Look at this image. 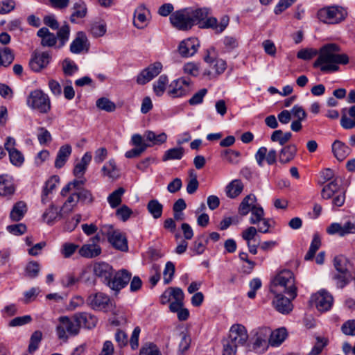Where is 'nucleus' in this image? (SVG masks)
<instances>
[{
	"instance_id": "nucleus-1",
	"label": "nucleus",
	"mask_w": 355,
	"mask_h": 355,
	"mask_svg": "<svg viewBox=\"0 0 355 355\" xmlns=\"http://www.w3.org/2000/svg\"><path fill=\"white\" fill-rule=\"evenodd\" d=\"M340 47L334 43L323 45L319 51L315 49H303L297 52L299 59L309 60L318 55L313 64L314 68H319L323 73H332L338 71L339 64H347L349 57L345 53H339Z\"/></svg>"
},
{
	"instance_id": "nucleus-2",
	"label": "nucleus",
	"mask_w": 355,
	"mask_h": 355,
	"mask_svg": "<svg viewBox=\"0 0 355 355\" xmlns=\"http://www.w3.org/2000/svg\"><path fill=\"white\" fill-rule=\"evenodd\" d=\"M188 9L193 26L198 25L200 28H211L216 33H220L229 24L230 18L227 15L223 16L219 23L216 17H209L210 14L209 8Z\"/></svg>"
},
{
	"instance_id": "nucleus-3",
	"label": "nucleus",
	"mask_w": 355,
	"mask_h": 355,
	"mask_svg": "<svg viewBox=\"0 0 355 355\" xmlns=\"http://www.w3.org/2000/svg\"><path fill=\"white\" fill-rule=\"evenodd\" d=\"M272 293H284L291 299L297 296V288L295 284V277L292 271L284 270L279 272L272 279L270 286Z\"/></svg>"
},
{
	"instance_id": "nucleus-4",
	"label": "nucleus",
	"mask_w": 355,
	"mask_h": 355,
	"mask_svg": "<svg viewBox=\"0 0 355 355\" xmlns=\"http://www.w3.org/2000/svg\"><path fill=\"white\" fill-rule=\"evenodd\" d=\"M347 11L341 6H332L323 8L318 12V19L326 24H338L345 19Z\"/></svg>"
},
{
	"instance_id": "nucleus-5",
	"label": "nucleus",
	"mask_w": 355,
	"mask_h": 355,
	"mask_svg": "<svg viewBox=\"0 0 355 355\" xmlns=\"http://www.w3.org/2000/svg\"><path fill=\"white\" fill-rule=\"evenodd\" d=\"M27 105L32 109L46 114L51 110V101L47 94L42 90L31 92L27 98Z\"/></svg>"
},
{
	"instance_id": "nucleus-6",
	"label": "nucleus",
	"mask_w": 355,
	"mask_h": 355,
	"mask_svg": "<svg viewBox=\"0 0 355 355\" xmlns=\"http://www.w3.org/2000/svg\"><path fill=\"white\" fill-rule=\"evenodd\" d=\"M58 336L60 339L67 340L69 336H73L79 333V328L73 316L69 318L62 316L59 318V324L56 327Z\"/></svg>"
},
{
	"instance_id": "nucleus-7",
	"label": "nucleus",
	"mask_w": 355,
	"mask_h": 355,
	"mask_svg": "<svg viewBox=\"0 0 355 355\" xmlns=\"http://www.w3.org/2000/svg\"><path fill=\"white\" fill-rule=\"evenodd\" d=\"M86 303L95 311H108L113 307L110 297L102 292L90 294L86 300Z\"/></svg>"
},
{
	"instance_id": "nucleus-8",
	"label": "nucleus",
	"mask_w": 355,
	"mask_h": 355,
	"mask_svg": "<svg viewBox=\"0 0 355 355\" xmlns=\"http://www.w3.org/2000/svg\"><path fill=\"white\" fill-rule=\"evenodd\" d=\"M171 298L173 302L169 304L170 311H177V309L181 305V300H184V294L182 288L179 287H169L160 296V302L162 304H166L171 302Z\"/></svg>"
},
{
	"instance_id": "nucleus-9",
	"label": "nucleus",
	"mask_w": 355,
	"mask_h": 355,
	"mask_svg": "<svg viewBox=\"0 0 355 355\" xmlns=\"http://www.w3.org/2000/svg\"><path fill=\"white\" fill-rule=\"evenodd\" d=\"M170 21L175 28L180 31H187L193 27L188 8L173 12Z\"/></svg>"
},
{
	"instance_id": "nucleus-10",
	"label": "nucleus",
	"mask_w": 355,
	"mask_h": 355,
	"mask_svg": "<svg viewBox=\"0 0 355 355\" xmlns=\"http://www.w3.org/2000/svg\"><path fill=\"white\" fill-rule=\"evenodd\" d=\"M332 295L324 290H321L311 297L310 302L320 312L329 311L333 305Z\"/></svg>"
},
{
	"instance_id": "nucleus-11",
	"label": "nucleus",
	"mask_w": 355,
	"mask_h": 355,
	"mask_svg": "<svg viewBox=\"0 0 355 355\" xmlns=\"http://www.w3.org/2000/svg\"><path fill=\"white\" fill-rule=\"evenodd\" d=\"M132 274L125 269L117 271L107 282V286L112 290L119 292L125 287L131 279Z\"/></svg>"
},
{
	"instance_id": "nucleus-12",
	"label": "nucleus",
	"mask_w": 355,
	"mask_h": 355,
	"mask_svg": "<svg viewBox=\"0 0 355 355\" xmlns=\"http://www.w3.org/2000/svg\"><path fill=\"white\" fill-rule=\"evenodd\" d=\"M162 64L155 62L141 71L137 77V83L144 85L157 76L162 71Z\"/></svg>"
},
{
	"instance_id": "nucleus-13",
	"label": "nucleus",
	"mask_w": 355,
	"mask_h": 355,
	"mask_svg": "<svg viewBox=\"0 0 355 355\" xmlns=\"http://www.w3.org/2000/svg\"><path fill=\"white\" fill-rule=\"evenodd\" d=\"M248 338L245 327L240 324H233L230 330L229 337L227 340L237 345H243Z\"/></svg>"
},
{
	"instance_id": "nucleus-14",
	"label": "nucleus",
	"mask_w": 355,
	"mask_h": 355,
	"mask_svg": "<svg viewBox=\"0 0 355 355\" xmlns=\"http://www.w3.org/2000/svg\"><path fill=\"white\" fill-rule=\"evenodd\" d=\"M277 152L272 148L268 151L265 146L260 147L255 153V159L259 166L262 167L266 160L268 165H272L277 162Z\"/></svg>"
},
{
	"instance_id": "nucleus-15",
	"label": "nucleus",
	"mask_w": 355,
	"mask_h": 355,
	"mask_svg": "<svg viewBox=\"0 0 355 355\" xmlns=\"http://www.w3.org/2000/svg\"><path fill=\"white\" fill-rule=\"evenodd\" d=\"M200 46V42L196 37L186 39L180 42L178 51L182 57L188 58L193 55Z\"/></svg>"
},
{
	"instance_id": "nucleus-16",
	"label": "nucleus",
	"mask_w": 355,
	"mask_h": 355,
	"mask_svg": "<svg viewBox=\"0 0 355 355\" xmlns=\"http://www.w3.org/2000/svg\"><path fill=\"white\" fill-rule=\"evenodd\" d=\"M73 318L80 329L81 327L87 329H92L96 326L97 318L87 312H79L73 315Z\"/></svg>"
},
{
	"instance_id": "nucleus-17",
	"label": "nucleus",
	"mask_w": 355,
	"mask_h": 355,
	"mask_svg": "<svg viewBox=\"0 0 355 355\" xmlns=\"http://www.w3.org/2000/svg\"><path fill=\"white\" fill-rule=\"evenodd\" d=\"M282 292L278 293H273L275 295V300H273V304L275 309L279 313L283 314H287L290 313L293 309V304L291 302V297H286L283 295Z\"/></svg>"
},
{
	"instance_id": "nucleus-18",
	"label": "nucleus",
	"mask_w": 355,
	"mask_h": 355,
	"mask_svg": "<svg viewBox=\"0 0 355 355\" xmlns=\"http://www.w3.org/2000/svg\"><path fill=\"white\" fill-rule=\"evenodd\" d=\"M50 60L51 55L48 52L35 53L30 60L29 65L33 71L39 72L48 65Z\"/></svg>"
},
{
	"instance_id": "nucleus-19",
	"label": "nucleus",
	"mask_w": 355,
	"mask_h": 355,
	"mask_svg": "<svg viewBox=\"0 0 355 355\" xmlns=\"http://www.w3.org/2000/svg\"><path fill=\"white\" fill-rule=\"evenodd\" d=\"M88 49V40L85 33L83 31L78 32L70 45V51L72 53L79 54L85 49L87 51Z\"/></svg>"
},
{
	"instance_id": "nucleus-20",
	"label": "nucleus",
	"mask_w": 355,
	"mask_h": 355,
	"mask_svg": "<svg viewBox=\"0 0 355 355\" xmlns=\"http://www.w3.org/2000/svg\"><path fill=\"white\" fill-rule=\"evenodd\" d=\"M94 272L106 285L110 279L113 276L112 267L105 262L96 263L94 266Z\"/></svg>"
},
{
	"instance_id": "nucleus-21",
	"label": "nucleus",
	"mask_w": 355,
	"mask_h": 355,
	"mask_svg": "<svg viewBox=\"0 0 355 355\" xmlns=\"http://www.w3.org/2000/svg\"><path fill=\"white\" fill-rule=\"evenodd\" d=\"M37 35L41 39L40 44L43 47H53L57 44V37L46 27L40 28Z\"/></svg>"
},
{
	"instance_id": "nucleus-22",
	"label": "nucleus",
	"mask_w": 355,
	"mask_h": 355,
	"mask_svg": "<svg viewBox=\"0 0 355 355\" xmlns=\"http://www.w3.org/2000/svg\"><path fill=\"white\" fill-rule=\"evenodd\" d=\"M67 213H64L62 207L58 209L54 204H51L42 214V218L48 224H52L55 220L62 218Z\"/></svg>"
},
{
	"instance_id": "nucleus-23",
	"label": "nucleus",
	"mask_w": 355,
	"mask_h": 355,
	"mask_svg": "<svg viewBox=\"0 0 355 355\" xmlns=\"http://www.w3.org/2000/svg\"><path fill=\"white\" fill-rule=\"evenodd\" d=\"M59 180L60 178L58 175H53L46 181L41 195V202L42 204L45 205L49 201V196L56 188Z\"/></svg>"
},
{
	"instance_id": "nucleus-24",
	"label": "nucleus",
	"mask_w": 355,
	"mask_h": 355,
	"mask_svg": "<svg viewBox=\"0 0 355 355\" xmlns=\"http://www.w3.org/2000/svg\"><path fill=\"white\" fill-rule=\"evenodd\" d=\"M297 152V148L295 144L284 146L278 155L279 162L283 164L291 162L295 158Z\"/></svg>"
},
{
	"instance_id": "nucleus-25",
	"label": "nucleus",
	"mask_w": 355,
	"mask_h": 355,
	"mask_svg": "<svg viewBox=\"0 0 355 355\" xmlns=\"http://www.w3.org/2000/svg\"><path fill=\"white\" fill-rule=\"evenodd\" d=\"M331 148L334 156L339 161L344 160L352 152L351 148L340 140H336Z\"/></svg>"
},
{
	"instance_id": "nucleus-26",
	"label": "nucleus",
	"mask_w": 355,
	"mask_h": 355,
	"mask_svg": "<svg viewBox=\"0 0 355 355\" xmlns=\"http://www.w3.org/2000/svg\"><path fill=\"white\" fill-rule=\"evenodd\" d=\"M190 92L189 88L187 87H183L181 84L180 81H178L177 80L173 81L171 84L169 85V89L167 91V94L173 98H180L184 96H187Z\"/></svg>"
},
{
	"instance_id": "nucleus-27",
	"label": "nucleus",
	"mask_w": 355,
	"mask_h": 355,
	"mask_svg": "<svg viewBox=\"0 0 355 355\" xmlns=\"http://www.w3.org/2000/svg\"><path fill=\"white\" fill-rule=\"evenodd\" d=\"M108 241L117 250L123 252L128 250V242L125 236L119 230L110 237Z\"/></svg>"
},
{
	"instance_id": "nucleus-28",
	"label": "nucleus",
	"mask_w": 355,
	"mask_h": 355,
	"mask_svg": "<svg viewBox=\"0 0 355 355\" xmlns=\"http://www.w3.org/2000/svg\"><path fill=\"white\" fill-rule=\"evenodd\" d=\"M71 152L72 148L70 145L66 144L62 146L60 148L55 158V167L57 168H61L65 164L71 154Z\"/></svg>"
},
{
	"instance_id": "nucleus-29",
	"label": "nucleus",
	"mask_w": 355,
	"mask_h": 355,
	"mask_svg": "<svg viewBox=\"0 0 355 355\" xmlns=\"http://www.w3.org/2000/svg\"><path fill=\"white\" fill-rule=\"evenodd\" d=\"M101 172L103 176H107L111 179H117L120 175L119 169L114 159H110L103 165Z\"/></svg>"
},
{
	"instance_id": "nucleus-30",
	"label": "nucleus",
	"mask_w": 355,
	"mask_h": 355,
	"mask_svg": "<svg viewBox=\"0 0 355 355\" xmlns=\"http://www.w3.org/2000/svg\"><path fill=\"white\" fill-rule=\"evenodd\" d=\"M148 12L144 5H140L135 10L134 13V21L133 24L137 28H143L146 26V12Z\"/></svg>"
},
{
	"instance_id": "nucleus-31",
	"label": "nucleus",
	"mask_w": 355,
	"mask_h": 355,
	"mask_svg": "<svg viewBox=\"0 0 355 355\" xmlns=\"http://www.w3.org/2000/svg\"><path fill=\"white\" fill-rule=\"evenodd\" d=\"M101 253V247L94 243L85 244L79 250L80 255L86 258H94L98 256Z\"/></svg>"
},
{
	"instance_id": "nucleus-32",
	"label": "nucleus",
	"mask_w": 355,
	"mask_h": 355,
	"mask_svg": "<svg viewBox=\"0 0 355 355\" xmlns=\"http://www.w3.org/2000/svg\"><path fill=\"white\" fill-rule=\"evenodd\" d=\"M27 211L26 204L23 201L16 202L10 214V218L13 221H19Z\"/></svg>"
},
{
	"instance_id": "nucleus-33",
	"label": "nucleus",
	"mask_w": 355,
	"mask_h": 355,
	"mask_svg": "<svg viewBox=\"0 0 355 355\" xmlns=\"http://www.w3.org/2000/svg\"><path fill=\"white\" fill-rule=\"evenodd\" d=\"M286 336L287 331L285 328L277 329L270 333L268 343L272 347L279 346L284 341Z\"/></svg>"
},
{
	"instance_id": "nucleus-34",
	"label": "nucleus",
	"mask_w": 355,
	"mask_h": 355,
	"mask_svg": "<svg viewBox=\"0 0 355 355\" xmlns=\"http://www.w3.org/2000/svg\"><path fill=\"white\" fill-rule=\"evenodd\" d=\"M243 189L242 182L239 180H234L227 185L225 192L227 197L235 198L242 192Z\"/></svg>"
},
{
	"instance_id": "nucleus-35",
	"label": "nucleus",
	"mask_w": 355,
	"mask_h": 355,
	"mask_svg": "<svg viewBox=\"0 0 355 355\" xmlns=\"http://www.w3.org/2000/svg\"><path fill=\"white\" fill-rule=\"evenodd\" d=\"M256 197L254 195L250 194L245 196L239 205V214L246 216L252 209V206H256L254 205Z\"/></svg>"
},
{
	"instance_id": "nucleus-36",
	"label": "nucleus",
	"mask_w": 355,
	"mask_h": 355,
	"mask_svg": "<svg viewBox=\"0 0 355 355\" xmlns=\"http://www.w3.org/2000/svg\"><path fill=\"white\" fill-rule=\"evenodd\" d=\"M334 266L336 271L339 273L347 274V272H350V263L349 260L343 255H338L334 258Z\"/></svg>"
},
{
	"instance_id": "nucleus-37",
	"label": "nucleus",
	"mask_w": 355,
	"mask_h": 355,
	"mask_svg": "<svg viewBox=\"0 0 355 355\" xmlns=\"http://www.w3.org/2000/svg\"><path fill=\"white\" fill-rule=\"evenodd\" d=\"M349 116L343 114L340 119L341 126L347 130L352 129L355 127V105L349 108Z\"/></svg>"
},
{
	"instance_id": "nucleus-38",
	"label": "nucleus",
	"mask_w": 355,
	"mask_h": 355,
	"mask_svg": "<svg viewBox=\"0 0 355 355\" xmlns=\"http://www.w3.org/2000/svg\"><path fill=\"white\" fill-rule=\"evenodd\" d=\"M15 192V187L12 182L7 178V176H0V196H10Z\"/></svg>"
},
{
	"instance_id": "nucleus-39",
	"label": "nucleus",
	"mask_w": 355,
	"mask_h": 355,
	"mask_svg": "<svg viewBox=\"0 0 355 355\" xmlns=\"http://www.w3.org/2000/svg\"><path fill=\"white\" fill-rule=\"evenodd\" d=\"M56 34L57 41H59V44L58 46V49L64 46L66 43L68 42L70 35V27L69 24L64 23L61 27H59Z\"/></svg>"
},
{
	"instance_id": "nucleus-40",
	"label": "nucleus",
	"mask_w": 355,
	"mask_h": 355,
	"mask_svg": "<svg viewBox=\"0 0 355 355\" xmlns=\"http://www.w3.org/2000/svg\"><path fill=\"white\" fill-rule=\"evenodd\" d=\"M73 12L70 17V20L73 23L76 18H83L87 14L86 4L82 0H78L73 4Z\"/></svg>"
},
{
	"instance_id": "nucleus-41",
	"label": "nucleus",
	"mask_w": 355,
	"mask_h": 355,
	"mask_svg": "<svg viewBox=\"0 0 355 355\" xmlns=\"http://www.w3.org/2000/svg\"><path fill=\"white\" fill-rule=\"evenodd\" d=\"M291 137V132H283L282 130H276L272 133L270 139L272 142H277L280 146H284Z\"/></svg>"
},
{
	"instance_id": "nucleus-42",
	"label": "nucleus",
	"mask_w": 355,
	"mask_h": 355,
	"mask_svg": "<svg viewBox=\"0 0 355 355\" xmlns=\"http://www.w3.org/2000/svg\"><path fill=\"white\" fill-rule=\"evenodd\" d=\"M184 155V149L183 147L180 146L177 148H173L165 151L162 159L163 162L173 159L179 160L182 158Z\"/></svg>"
},
{
	"instance_id": "nucleus-43",
	"label": "nucleus",
	"mask_w": 355,
	"mask_h": 355,
	"mask_svg": "<svg viewBox=\"0 0 355 355\" xmlns=\"http://www.w3.org/2000/svg\"><path fill=\"white\" fill-rule=\"evenodd\" d=\"M147 209L155 219H157L162 215L163 205L157 199H153L148 202Z\"/></svg>"
},
{
	"instance_id": "nucleus-44",
	"label": "nucleus",
	"mask_w": 355,
	"mask_h": 355,
	"mask_svg": "<svg viewBox=\"0 0 355 355\" xmlns=\"http://www.w3.org/2000/svg\"><path fill=\"white\" fill-rule=\"evenodd\" d=\"M69 196L62 205V210L64 213L67 214L72 211L73 209L76 206L78 201V198L76 193V191H70Z\"/></svg>"
},
{
	"instance_id": "nucleus-45",
	"label": "nucleus",
	"mask_w": 355,
	"mask_h": 355,
	"mask_svg": "<svg viewBox=\"0 0 355 355\" xmlns=\"http://www.w3.org/2000/svg\"><path fill=\"white\" fill-rule=\"evenodd\" d=\"M207 243L208 239L204 235H200L196 239L191 250L193 252L194 254H202L206 249V245Z\"/></svg>"
},
{
	"instance_id": "nucleus-46",
	"label": "nucleus",
	"mask_w": 355,
	"mask_h": 355,
	"mask_svg": "<svg viewBox=\"0 0 355 355\" xmlns=\"http://www.w3.org/2000/svg\"><path fill=\"white\" fill-rule=\"evenodd\" d=\"M168 83V79L166 75H162L158 80L153 84V91L156 96H162L166 91Z\"/></svg>"
},
{
	"instance_id": "nucleus-47",
	"label": "nucleus",
	"mask_w": 355,
	"mask_h": 355,
	"mask_svg": "<svg viewBox=\"0 0 355 355\" xmlns=\"http://www.w3.org/2000/svg\"><path fill=\"white\" fill-rule=\"evenodd\" d=\"M125 193V189L123 187L114 191L107 197V201L112 208H116L121 203V197Z\"/></svg>"
},
{
	"instance_id": "nucleus-48",
	"label": "nucleus",
	"mask_w": 355,
	"mask_h": 355,
	"mask_svg": "<svg viewBox=\"0 0 355 355\" xmlns=\"http://www.w3.org/2000/svg\"><path fill=\"white\" fill-rule=\"evenodd\" d=\"M14 59V53L10 48L4 47L0 50V66L8 67Z\"/></svg>"
},
{
	"instance_id": "nucleus-49",
	"label": "nucleus",
	"mask_w": 355,
	"mask_h": 355,
	"mask_svg": "<svg viewBox=\"0 0 355 355\" xmlns=\"http://www.w3.org/2000/svg\"><path fill=\"white\" fill-rule=\"evenodd\" d=\"M146 140L153 143V145H159L165 143L167 139V135L164 132L156 135L153 131H146L144 134Z\"/></svg>"
},
{
	"instance_id": "nucleus-50",
	"label": "nucleus",
	"mask_w": 355,
	"mask_h": 355,
	"mask_svg": "<svg viewBox=\"0 0 355 355\" xmlns=\"http://www.w3.org/2000/svg\"><path fill=\"white\" fill-rule=\"evenodd\" d=\"M338 189V185L337 182L336 180L331 181L322 189V198L325 200L330 199L336 193Z\"/></svg>"
},
{
	"instance_id": "nucleus-51",
	"label": "nucleus",
	"mask_w": 355,
	"mask_h": 355,
	"mask_svg": "<svg viewBox=\"0 0 355 355\" xmlns=\"http://www.w3.org/2000/svg\"><path fill=\"white\" fill-rule=\"evenodd\" d=\"M96 105L98 109L108 112H114L116 110L115 103L105 97L98 98Z\"/></svg>"
},
{
	"instance_id": "nucleus-52",
	"label": "nucleus",
	"mask_w": 355,
	"mask_h": 355,
	"mask_svg": "<svg viewBox=\"0 0 355 355\" xmlns=\"http://www.w3.org/2000/svg\"><path fill=\"white\" fill-rule=\"evenodd\" d=\"M264 211L263 209L260 206H252L251 210V217L250 218V223L252 225L260 223L261 220L264 219Z\"/></svg>"
},
{
	"instance_id": "nucleus-53",
	"label": "nucleus",
	"mask_w": 355,
	"mask_h": 355,
	"mask_svg": "<svg viewBox=\"0 0 355 355\" xmlns=\"http://www.w3.org/2000/svg\"><path fill=\"white\" fill-rule=\"evenodd\" d=\"M40 270V264L37 261H30L26 266L25 275L28 278H35Z\"/></svg>"
},
{
	"instance_id": "nucleus-54",
	"label": "nucleus",
	"mask_w": 355,
	"mask_h": 355,
	"mask_svg": "<svg viewBox=\"0 0 355 355\" xmlns=\"http://www.w3.org/2000/svg\"><path fill=\"white\" fill-rule=\"evenodd\" d=\"M175 270V268L174 263L171 261H168L166 263L165 268L163 272L164 283L165 284H168L172 281Z\"/></svg>"
},
{
	"instance_id": "nucleus-55",
	"label": "nucleus",
	"mask_w": 355,
	"mask_h": 355,
	"mask_svg": "<svg viewBox=\"0 0 355 355\" xmlns=\"http://www.w3.org/2000/svg\"><path fill=\"white\" fill-rule=\"evenodd\" d=\"M42 334L40 331H35L33 333L30 338V343L28 345V351L32 353L35 352L39 347V344L42 340Z\"/></svg>"
},
{
	"instance_id": "nucleus-56",
	"label": "nucleus",
	"mask_w": 355,
	"mask_h": 355,
	"mask_svg": "<svg viewBox=\"0 0 355 355\" xmlns=\"http://www.w3.org/2000/svg\"><path fill=\"white\" fill-rule=\"evenodd\" d=\"M84 184V182L82 180H73V182H69L64 187L62 188L60 194L62 196H66L70 191L83 189V188L81 186Z\"/></svg>"
},
{
	"instance_id": "nucleus-57",
	"label": "nucleus",
	"mask_w": 355,
	"mask_h": 355,
	"mask_svg": "<svg viewBox=\"0 0 355 355\" xmlns=\"http://www.w3.org/2000/svg\"><path fill=\"white\" fill-rule=\"evenodd\" d=\"M257 232V230L255 227L250 226L243 231L241 236L243 239L247 242V244H249L252 243V241L256 242Z\"/></svg>"
},
{
	"instance_id": "nucleus-58",
	"label": "nucleus",
	"mask_w": 355,
	"mask_h": 355,
	"mask_svg": "<svg viewBox=\"0 0 355 355\" xmlns=\"http://www.w3.org/2000/svg\"><path fill=\"white\" fill-rule=\"evenodd\" d=\"M11 164L15 166L19 167L24 162V156L18 149L8 153Z\"/></svg>"
},
{
	"instance_id": "nucleus-59",
	"label": "nucleus",
	"mask_w": 355,
	"mask_h": 355,
	"mask_svg": "<svg viewBox=\"0 0 355 355\" xmlns=\"http://www.w3.org/2000/svg\"><path fill=\"white\" fill-rule=\"evenodd\" d=\"M240 153L236 150L227 149L221 153V157L231 164H236L238 162V157L240 156Z\"/></svg>"
},
{
	"instance_id": "nucleus-60",
	"label": "nucleus",
	"mask_w": 355,
	"mask_h": 355,
	"mask_svg": "<svg viewBox=\"0 0 355 355\" xmlns=\"http://www.w3.org/2000/svg\"><path fill=\"white\" fill-rule=\"evenodd\" d=\"M76 191L79 202L82 203H91L93 202L94 198L90 191L84 188L83 189H76Z\"/></svg>"
},
{
	"instance_id": "nucleus-61",
	"label": "nucleus",
	"mask_w": 355,
	"mask_h": 355,
	"mask_svg": "<svg viewBox=\"0 0 355 355\" xmlns=\"http://www.w3.org/2000/svg\"><path fill=\"white\" fill-rule=\"evenodd\" d=\"M350 277V272L347 274L338 272L334 275V279L336 282L337 287L343 288L348 284Z\"/></svg>"
},
{
	"instance_id": "nucleus-62",
	"label": "nucleus",
	"mask_w": 355,
	"mask_h": 355,
	"mask_svg": "<svg viewBox=\"0 0 355 355\" xmlns=\"http://www.w3.org/2000/svg\"><path fill=\"white\" fill-rule=\"evenodd\" d=\"M37 139L40 144H45L52 140L51 133L44 127H39Z\"/></svg>"
},
{
	"instance_id": "nucleus-63",
	"label": "nucleus",
	"mask_w": 355,
	"mask_h": 355,
	"mask_svg": "<svg viewBox=\"0 0 355 355\" xmlns=\"http://www.w3.org/2000/svg\"><path fill=\"white\" fill-rule=\"evenodd\" d=\"M342 332L347 336H355V320H349L341 327Z\"/></svg>"
},
{
	"instance_id": "nucleus-64",
	"label": "nucleus",
	"mask_w": 355,
	"mask_h": 355,
	"mask_svg": "<svg viewBox=\"0 0 355 355\" xmlns=\"http://www.w3.org/2000/svg\"><path fill=\"white\" fill-rule=\"evenodd\" d=\"M139 355H162L156 345L150 343L140 349Z\"/></svg>"
}]
</instances>
